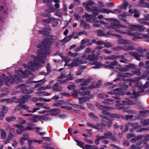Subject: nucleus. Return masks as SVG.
Instances as JSON below:
<instances>
[{"instance_id":"nucleus-17","label":"nucleus","mask_w":149,"mask_h":149,"mask_svg":"<svg viewBox=\"0 0 149 149\" xmlns=\"http://www.w3.org/2000/svg\"><path fill=\"white\" fill-rule=\"evenodd\" d=\"M8 132L9 133V134L8 135V140H11L15 136V133L12 129Z\"/></svg>"},{"instance_id":"nucleus-56","label":"nucleus","mask_w":149,"mask_h":149,"mask_svg":"<svg viewBox=\"0 0 149 149\" xmlns=\"http://www.w3.org/2000/svg\"><path fill=\"white\" fill-rule=\"evenodd\" d=\"M111 49L114 51H118L119 50L123 49V48L120 46H118L115 47H113L111 48Z\"/></svg>"},{"instance_id":"nucleus-36","label":"nucleus","mask_w":149,"mask_h":149,"mask_svg":"<svg viewBox=\"0 0 149 149\" xmlns=\"http://www.w3.org/2000/svg\"><path fill=\"white\" fill-rule=\"evenodd\" d=\"M131 54L132 56H134L136 60L139 61L141 60V59L140 58V56L136 52H133L131 53Z\"/></svg>"},{"instance_id":"nucleus-40","label":"nucleus","mask_w":149,"mask_h":149,"mask_svg":"<svg viewBox=\"0 0 149 149\" xmlns=\"http://www.w3.org/2000/svg\"><path fill=\"white\" fill-rule=\"evenodd\" d=\"M112 135V133L109 131H107L106 133L104 134L106 138H110L111 135Z\"/></svg>"},{"instance_id":"nucleus-19","label":"nucleus","mask_w":149,"mask_h":149,"mask_svg":"<svg viewBox=\"0 0 149 149\" xmlns=\"http://www.w3.org/2000/svg\"><path fill=\"white\" fill-rule=\"evenodd\" d=\"M50 112V114L52 116H55L57 114H59L60 112V111L58 109H53L49 111Z\"/></svg>"},{"instance_id":"nucleus-34","label":"nucleus","mask_w":149,"mask_h":149,"mask_svg":"<svg viewBox=\"0 0 149 149\" xmlns=\"http://www.w3.org/2000/svg\"><path fill=\"white\" fill-rule=\"evenodd\" d=\"M143 138L142 141L143 142H146L149 140V134L143 135Z\"/></svg>"},{"instance_id":"nucleus-9","label":"nucleus","mask_w":149,"mask_h":149,"mask_svg":"<svg viewBox=\"0 0 149 149\" xmlns=\"http://www.w3.org/2000/svg\"><path fill=\"white\" fill-rule=\"evenodd\" d=\"M118 62L116 60L110 63L109 61H107L105 63V66L110 69H113L114 67L118 65Z\"/></svg>"},{"instance_id":"nucleus-53","label":"nucleus","mask_w":149,"mask_h":149,"mask_svg":"<svg viewBox=\"0 0 149 149\" xmlns=\"http://www.w3.org/2000/svg\"><path fill=\"white\" fill-rule=\"evenodd\" d=\"M68 54L69 56H72L73 57H74L77 55V53H72L70 51H69L68 52Z\"/></svg>"},{"instance_id":"nucleus-48","label":"nucleus","mask_w":149,"mask_h":149,"mask_svg":"<svg viewBox=\"0 0 149 149\" xmlns=\"http://www.w3.org/2000/svg\"><path fill=\"white\" fill-rule=\"evenodd\" d=\"M90 93V92L89 91H83L81 92L80 94L82 96L88 95L89 96V95H91Z\"/></svg>"},{"instance_id":"nucleus-43","label":"nucleus","mask_w":149,"mask_h":149,"mask_svg":"<svg viewBox=\"0 0 149 149\" xmlns=\"http://www.w3.org/2000/svg\"><path fill=\"white\" fill-rule=\"evenodd\" d=\"M121 86V88L124 91L127 90V88L129 87V86L126 85L125 83H122Z\"/></svg>"},{"instance_id":"nucleus-39","label":"nucleus","mask_w":149,"mask_h":149,"mask_svg":"<svg viewBox=\"0 0 149 149\" xmlns=\"http://www.w3.org/2000/svg\"><path fill=\"white\" fill-rule=\"evenodd\" d=\"M17 106L18 107L20 108L23 109H26V110L29 109V107H27L26 105H22L21 104H19Z\"/></svg>"},{"instance_id":"nucleus-45","label":"nucleus","mask_w":149,"mask_h":149,"mask_svg":"<svg viewBox=\"0 0 149 149\" xmlns=\"http://www.w3.org/2000/svg\"><path fill=\"white\" fill-rule=\"evenodd\" d=\"M16 120V118L14 116H10L7 118L6 120L8 122L14 121Z\"/></svg>"},{"instance_id":"nucleus-12","label":"nucleus","mask_w":149,"mask_h":149,"mask_svg":"<svg viewBox=\"0 0 149 149\" xmlns=\"http://www.w3.org/2000/svg\"><path fill=\"white\" fill-rule=\"evenodd\" d=\"M100 124L101 125V126L100 127V130H101L102 129V126L104 127H108V128H109L111 126L112 122V121H109L107 122L106 120L102 119L101 121V123Z\"/></svg>"},{"instance_id":"nucleus-46","label":"nucleus","mask_w":149,"mask_h":149,"mask_svg":"<svg viewBox=\"0 0 149 149\" xmlns=\"http://www.w3.org/2000/svg\"><path fill=\"white\" fill-rule=\"evenodd\" d=\"M93 2L91 0H88L87 2H84L83 3V5H91L94 4Z\"/></svg>"},{"instance_id":"nucleus-7","label":"nucleus","mask_w":149,"mask_h":149,"mask_svg":"<svg viewBox=\"0 0 149 149\" xmlns=\"http://www.w3.org/2000/svg\"><path fill=\"white\" fill-rule=\"evenodd\" d=\"M23 115L25 116L32 117L31 118H29L28 120L33 123L37 122L38 121L37 118L38 117V116L37 115H33L32 114H23Z\"/></svg>"},{"instance_id":"nucleus-49","label":"nucleus","mask_w":149,"mask_h":149,"mask_svg":"<svg viewBox=\"0 0 149 149\" xmlns=\"http://www.w3.org/2000/svg\"><path fill=\"white\" fill-rule=\"evenodd\" d=\"M38 93L39 94H41L42 93H43L44 94L42 95L44 96H49L51 95V94L50 93H49L48 92H46L45 91H39L38 92Z\"/></svg>"},{"instance_id":"nucleus-23","label":"nucleus","mask_w":149,"mask_h":149,"mask_svg":"<svg viewBox=\"0 0 149 149\" xmlns=\"http://www.w3.org/2000/svg\"><path fill=\"white\" fill-rule=\"evenodd\" d=\"M88 116L92 120L96 121H98L99 120V118L93 113H89Z\"/></svg>"},{"instance_id":"nucleus-1","label":"nucleus","mask_w":149,"mask_h":149,"mask_svg":"<svg viewBox=\"0 0 149 149\" xmlns=\"http://www.w3.org/2000/svg\"><path fill=\"white\" fill-rule=\"evenodd\" d=\"M53 37L52 36H49V37L50 38L47 37L44 39L43 41L37 46L38 48L40 49L38 50L37 60L31 61L29 63L30 66L29 68L30 70L34 71L38 68L40 64L38 62L42 63H45V60L46 56L50 54V50L49 48L54 41L53 38H51Z\"/></svg>"},{"instance_id":"nucleus-37","label":"nucleus","mask_w":149,"mask_h":149,"mask_svg":"<svg viewBox=\"0 0 149 149\" xmlns=\"http://www.w3.org/2000/svg\"><path fill=\"white\" fill-rule=\"evenodd\" d=\"M149 113V110H146L145 111H139V115L140 116H143L145 114Z\"/></svg>"},{"instance_id":"nucleus-33","label":"nucleus","mask_w":149,"mask_h":149,"mask_svg":"<svg viewBox=\"0 0 149 149\" xmlns=\"http://www.w3.org/2000/svg\"><path fill=\"white\" fill-rule=\"evenodd\" d=\"M132 95L131 96V98H135L140 96L138 92L136 93L134 90L132 93Z\"/></svg>"},{"instance_id":"nucleus-26","label":"nucleus","mask_w":149,"mask_h":149,"mask_svg":"<svg viewBox=\"0 0 149 149\" xmlns=\"http://www.w3.org/2000/svg\"><path fill=\"white\" fill-rule=\"evenodd\" d=\"M109 117L111 118H114L117 119L123 118V116L121 115H118L116 114L110 113Z\"/></svg>"},{"instance_id":"nucleus-28","label":"nucleus","mask_w":149,"mask_h":149,"mask_svg":"<svg viewBox=\"0 0 149 149\" xmlns=\"http://www.w3.org/2000/svg\"><path fill=\"white\" fill-rule=\"evenodd\" d=\"M55 19L52 17H48V19H44L42 20V22L45 23H50L52 21H54Z\"/></svg>"},{"instance_id":"nucleus-18","label":"nucleus","mask_w":149,"mask_h":149,"mask_svg":"<svg viewBox=\"0 0 149 149\" xmlns=\"http://www.w3.org/2000/svg\"><path fill=\"white\" fill-rule=\"evenodd\" d=\"M86 124L87 126L92 128H95L97 130L100 129V127L101 126V125L100 123H97L95 125L90 123H87Z\"/></svg>"},{"instance_id":"nucleus-61","label":"nucleus","mask_w":149,"mask_h":149,"mask_svg":"<svg viewBox=\"0 0 149 149\" xmlns=\"http://www.w3.org/2000/svg\"><path fill=\"white\" fill-rule=\"evenodd\" d=\"M118 70L120 72H126L128 70V68H127L125 65V67L119 69Z\"/></svg>"},{"instance_id":"nucleus-20","label":"nucleus","mask_w":149,"mask_h":149,"mask_svg":"<svg viewBox=\"0 0 149 149\" xmlns=\"http://www.w3.org/2000/svg\"><path fill=\"white\" fill-rule=\"evenodd\" d=\"M129 12L132 14H134V16L135 17H139L140 16V13L136 10L130 8L129 9Z\"/></svg>"},{"instance_id":"nucleus-52","label":"nucleus","mask_w":149,"mask_h":149,"mask_svg":"<svg viewBox=\"0 0 149 149\" xmlns=\"http://www.w3.org/2000/svg\"><path fill=\"white\" fill-rule=\"evenodd\" d=\"M126 67H127V68H128V70L129 69H133L135 67V66L134 64L130 63L128 65H126Z\"/></svg>"},{"instance_id":"nucleus-35","label":"nucleus","mask_w":149,"mask_h":149,"mask_svg":"<svg viewBox=\"0 0 149 149\" xmlns=\"http://www.w3.org/2000/svg\"><path fill=\"white\" fill-rule=\"evenodd\" d=\"M85 17L86 18V21H90L91 19L92 18V15H89L88 14H85Z\"/></svg>"},{"instance_id":"nucleus-62","label":"nucleus","mask_w":149,"mask_h":149,"mask_svg":"<svg viewBox=\"0 0 149 149\" xmlns=\"http://www.w3.org/2000/svg\"><path fill=\"white\" fill-rule=\"evenodd\" d=\"M134 73L138 76H139L140 74V71L139 69H136L134 71Z\"/></svg>"},{"instance_id":"nucleus-32","label":"nucleus","mask_w":149,"mask_h":149,"mask_svg":"<svg viewBox=\"0 0 149 149\" xmlns=\"http://www.w3.org/2000/svg\"><path fill=\"white\" fill-rule=\"evenodd\" d=\"M93 64L95 65V66L93 67L94 68H99L100 66H102L103 65L102 64L100 63L99 62L95 61L93 62Z\"/></svg>"},{"instance_id":"nucleus-29","label":"nucleus","mask_w":149,"mask_h":149,"mask_svg":"<svg viewBox=\"0 0 149 149\" xmlns=\"http://www.w3.org/2000/svg\"><path fill=\"white\" fill-rule=\"evenodd\" d=\"M36 105L40 107H43L47 109H50V107L47 106V105L45 103H36Z\"/></svg>"},{"instance_id":"nucleus-30","label":"nucleus","mask_w":149,"mask_h":149,"mask_svg":"<svg viewBox=\"0 0 149 149\" xmlns=\"http://www.w3.org/2000/svg\"><path fill=\"white\" fill-rule=\"evenodd\" d=\"M90 81V79H88L85 80L82 83H81L79 86V87L83 86H86L88 84V83Z\"/></svg>"},{"instance_id":"nucleus-51","label":"nucleus","mask_w":149,"mask_h":149,"mask_svg":"<svg viewBox=\"0 0 149 149\" xmlns=\"http://www.w3.org/2000/svg\"><path fill=\"white\" fill-rule=\"evenodd\" d=\"M56 10V9L54 8V7H53L51 8L46 9V11L47 12V13H49L50 12L55 11Z\"/></svg>"},{"instance_id":"nucleus-42","label":"nucleus","mask_w":149,"mask_h":149,"mask_svg":"<svg viewBox=\"0 0 149 149\" xmlns=\"http://www.w3.org/2000/svg\"><path fill=\"white\" fill-rule=\"evenodd\" d=\"M102 11L104 13H106L107 14H109V13H114V12L111 10H109L107 9L102 8L101 9Z\"/></svg>"},{"instance_id":"nucleus-8","label":"nucleus","mask_w":149,"mask_h":149,"mask_svg":"<svg viewBox=\"0 0 149 149\" xmlns=\"http://www.w3.org/2000/svg\"><path fill=\"white\" fill-rule=\"evenodd\" d=\"M93 97V95L91 94L89 95V96H88V97H79L78 99L79 104H83L86 102L88 101L90 99L92 98Z\"/></svg>"},{"instance_id":"nucleus-47","label":"nucleus","mask_w":149,"mask_h":149,"mask_svg":"<svg viewBox=\"0 0 149 149\" xmlns=\"http://www.w3.org/2000/svg\"><path fill=\"white\" fill-rule=\"evenodd\" d=\"M8 110V107L5 106H3L1 109V111L3 113L6 114Z\"/></svg>"},{"instance_id":"nucleus-31","label":"nucleus","mask_w":149,"mask_h":149,"mask_svg":"<svg viewBox=\"0 0 149 149\" xmlns=\"http://www.w3.org/2000/svg\"><path fill=\"white\" fill-rule=\"evenodd\" d=\"M137 33L135 32L134 33H132L131 31H129L128 32V34L130 36H132L135 38H140V37L137 36Z\"/></svg>"},{"instance_id":"nucleus-11","label":"nucleus","mask_w":149,"mask_h":149,"mask_svg":"<svg viewBox=\"0 0 149 149\" xmlns=\"http://www.w3.org/2000/svg\"><path fill=\"white\" fill-rule=\"evenodd\" d=\"M15 127L17 128L16 132L18 134H19L25 131V128L22 125L18 124H15Z\"/></svg>"},{"instance_id":"nucleus-16","label":"nucleus","mask_w":149,"mask_h":149,"mask_svg":"<svg viewBox=\"0 0 149 149\" xmlns=\"http://www.w3.org/2000/svg\"><path fill=\"white\" fill-rule=\"evenodd\" d=\"M118 42L119 44L121 45H130L131 43L130 41L122 38H119L118 40Z\"/></svg>"},{"instance_id":"nucleus-59","label":"nucleus","mask_w":149,"mask_h":149,"mask_svg":"<svg viewBox=\"0 0 149 149\" xmlns=\"http://www.w3.org/2000/svg\"><path fill=\"white\" fill-rule=\"evenodd\" d=\"M128 3L127 1H124L123 4L122 8L123 9H125L128 6Z\"/></svg>"},{"instance_id":"nucleus-3","label":"nucleus","mask_w":149,"mask_h":149,"mask_svg":"<svg viewBox=\"0 0 149 149\" xmlns=\"http://www.w3.org/2000/svg\"><path fill=\"white\" fill-rule=\"evenodd\" d=\"M16 78L14 77H11V78L7 77L4 74H2V78L3 82H5L7 85H8L9 83L13 84L15 82L14 78Z\"/></svg>"},{"instance_id":"nucleus-13","label":"nucleus","mask_w":149,"mask_h":149,"mask_svg":"<svg viewBox=\"0 0 149 149\" xmlns=\"http://www.w3.org/2000/svg\"><path fill=\"white\" fill-rule=\"evenodd\" d=\"M72 63L75 67L79 65H82L84 63H86L87 62L86 61H83L80 60L79 58H75L72 61Z\"/></svg>"},{"instance_id":"nucleus-63","label":"nucleus","mask_w":149,"mask_h":149,"mask_svg":"<svg viewBox=\"0 0 149 149\" xmlns=\"http://www.w3.org/2000/svg\"><path fill=\"white\" fill-rule=\"evenodd\" d=\"M77 145L80 147L83 148L84 144L81 141H77Z\"/></svg>"},{"instance_id":"nucleus-50","label":"nucleus","mask_w":149,"mask_h":149,"mask_svg":"<svg viewBox=\"0 0 149 149\" xmlns=\"http://www.w3.org/2000/svg\"><path fill=\"white\" fill-rule=\"evenodd\" d=\"M96 32L97 33V35L99 36H102L104 35L103 31L101 30H96Z\"/></svg>"},{"instance_id":"nucleus-5","label":"nucleus","mask_w":149,"mask_h":149,"mask_svg":"<svg viewBox=\"0 0 149 149\" xmlns=\"http://www.w3.org/2000/svg\"><path fill=\"white\" fill-rule=\"evenodd\" d=\"M110 20L111 21L115 22V23H111V27L113 29L117 30L116 29H119L120 27L124 28V26L120 24L117 19L111 18Z\"/></svg>"},{"instance_id":"nucleus-44","label":"nucleus","mask_w":149,"mask_h":149,"mask_svg":"<svg viewBox=\"0 0 149 149\" xmlns=\"http://www.w3.org/2000/svg\"><path fill=\"white\" fill-rule=\"evenodd\" d=\"M1 138L4 139H5L6 136V133L2 129H1Z\"/></svg>"},{"instance_id":"nucleus-14","label":"nucleus","mask_w":149,"mask_h":149,"mask_svg":"<svg viewBox=\"0 0 149 149\" xmlns=\"http://www.w3.org/2000/svg\"><path fill=\"white\" fill-rule=\"evenodd\" d=\"M45 78H44L43 79L41 80L38 81H32L30 79H29L26 81V84H33V83L40 82L39 84H38L36 85L37 87H38L40 84H42L45 82H46V81L45 80Z\"/></svg>"},{"instance_id":"nucleus-22","label":"nucleus","mask_w":149,"mask_h":149,"mask_svg":"<svg viewBox=\"0 0 149 149\" xmlns=\"http://www.w3.org/2000/svg\"><path fill=\"white\" fill-rule=\"evenodd\" d=\"M122 102L123 104L122 105L123 106L125 105H134L135 104L134 102L131 100H123Z\"/></svg>"},{"instance_id":"nucleus-57","label":"nucleus","mask_w":149,"mask_h":149,"mask_svg":"<svg viewBox=\"0 0 149 149\" xmlns=\"http://www.w3.org/2000/svg\"><path fill=\"white\" fill-rule=\"evenodd\" d=\"M135 29L140 31L143 30V26L141 25H136Z\"/></svg>"},{"instance_id":"nucleus-64","label":"nucleus","mask_w":149,"mask_h":149,"mask_svg":"<svg viewBox=\"0 0 149 149\" xmlns=\"http://www.w3.org/2000/svg\"><path fill=\"white\" fill-rule=\"evenodd\" d=\"M67 77H68L66 79L67 80H67H72L73 79V77H72V74L70 73H69V74H68V75Z\"/></svg>"},{"instance_id":"nucleus-24","label":"nucleus","mask_w":149,"mask_h":149,"mask_svg":"<svg viewBox=\"0 0 149 149\" xmlns=\"http://www.w3.org/2000/svg\"><path fill=\"white\" fill-rule=\"evenodd\" d=\"M81 22V25H83V28L86 29H89L91 28L90 25L84 22V21L82 19L80 20Z\"/></svg>"},{"instance_id":"nucleus-4","label":"nucleus","mask_w":149,"mask_h":149,"mask_svg":"<svg viewBox=\"0 0 149 149\" xmlns=\"http://www.w3.org/2000/svg\"><path fill=\"white\" fill-rule=\"evenodd\" d=\"M95 105L97 107H98L99 109H100L102 110V113L104 114H107L108 115L109 117V114L110 113L105 110V109H106L108 110H110L111 109V107L109 106H103L101 105L100 104L98 103H96L95 104Z\"/></svg>"},{"instance_id":"nucleus-2","label":"nucleus","mask_w":149,"mask_h":149,"mask_svg":"<svg viewBox=\"0 0 149 149\" xmlns=\"http://www.w3.org/2000/svg\"><path fill=\"white\" fill-rule=\"evenodd\" d=\"M107 94L111 95V96H110L111 98L105 99L104 101L102 102V103L109 104L111 103L110 102L115 101V100H118L116 101L117 104L116 109L120 110L123 108V107L120 106V105H122L123 104L121 103V101L120 100V95H123L124 93L123 92L121 91L120 89L119 88L115 89L113 91L108 92Z\"/></svg>"},{"instance_id":"nucleus-6","label":"nucleus","mask_w":149,"mask_h":149,"mask_svg":"<svg viewBox=\"0 0 149 149\" xmlns=\"http://www.w3.org/2000/svg\"><path fill=\"white\" fill-rule=\"evenodd\" d=\"M25 84H22L18 86V87L20 88V92L24 94H31L33 92L32 90H29L26 88Z\"/></svg>"},{"instance_id":"nucleus-25","label":"nucleus","mask_w":149,"mask_h":149,"mask_svg":"<svg viewBox=\"0 0 149 149\" xmlns=\"http://www.w3.org/2000/svg\"><path fill=\"white\" fill-rule=\"evenodd\" d=\"M38 117L37 118V119H40L45 121H47L51 119V118L47 117V115H44L42 116L38 115Z\"/></svg>"},{"instance_id":"nucleus-60","label":"nucleus","mask_w":149,"mask_h":149,"mask_svg":"<svg viewBox=\"0 0 149 149\" xmlns=\"http://www.w3.org/2000/svg\"><path fill=\"white\" fill-rule=\"evenodd\" d=\"M21 72L23 74H24L25 76V77H28L29 74V73L30 72L28 70H25V71L24 72L23 70H22Z\"/></svg>"},{"instance_id":"nucleus-54","label":"nucleus","mask_w":149,"mask_h":149,"mask_svg":"<svg viewBox=\"0 0 149 149\" xmlns=\"http://www.w3.org/2000/svg\"><path fill=\"white\" fill-rule=\"evenodd\" d=\"M117 56L115 55H111L110 56H107V59L109 60H115L117 58Z\"/></svg>"},{"instance_id":"nucleus-55","label":"nucleus","mask_w":149,"mask_h":149,"mask_svg":"<svg viewBox=\"0 0 149 149\" xmlns=\"http://www.w3.org/2000/svg\"><path fill=\"white\" fill-rule=\"evenodd\" d=\"M141 124L144 126L148 125H149V119L142 121L141 122Z\"/></svg>"},{"instance_id":"nucleus-41","label":"nucleus","mask_w":149,"mask_h":149,"mask_svg":"<svg viewBox=\"0 0 149 149\" xmlns=\"http://www.w3.org/2000/svg\"><path fill=\"white\" fill-rule=\"evenodd\" d=\"M109 96L107 95L103 94H99L97 95V97L99 98H103L104 97H108Z\"/></svg>"},{"instance_id":"nucleus-27","label":"nucleus","mask_w":149,"mask_h":149,"mask_svg":"<svg viewBox=\"0 0 149 149\" xmlns=\"http://www.w3.org/2000/svg\"><path fill=\"white\" fill-rule=\"evenodd\" d=\"M50 28H45L42 30L39 31V33L44 35H47L49 34L48 31L49 30Z\"/></svg>"},{"instance_id":"nucleus-58","label":"nucleus","mask_w":149,"mask_h":149,"mask_svg":"<svg viewBox=\"0 0 149 149\" xmlns=\"http://www.w3.org/2000/svg\"><path fill=\"white\" fill-rule=\"evenodd\" d=\"M61 108H63L65 109L68 110H70L72 109V108L69 106H62L61 107Z\"/></svg>"},{"instance_id":"nucleus-15","label":"nucleus","mask_w":149,"mask_h":149,"mask_svg":"<svg viewBox=\"0 0 149 149\" xmlns=\"http://www.w3.org/2000/svg\"><path fill=\"white\" fill-rule=\"evenodd\" d=\"M142 141H140L136 142V146L135 145H132L131 146V147L129 149H140L141 148V145L142 144Z\"/></svg>"},{"instance_id":"nucleus-10","label":"nucleus","mask_w":149,"mask_h":149,"mask_svg":"<svg viewBox=\"0 0 149 149\" xmlns=\"http://www.w3.org/2000/svg\"><path fill=\"white\" fill-rule=\"evenodd\" d=\"M59 84L58 83H56L54 84L52 87V90L55 92H61L62 91V87L59 86Z\"/></svg>"},{"instance_id":"nucleus-21","label":"nucleus","mask_w":149,"mask_h":149,"mask_svg":"<svg viewBox=\"0 0 149 149\" xmlns=\"http://www.w3.org/2000/svg\"><path fill=\"white\" fill-rule=\"evenodd\" d=\"M97 56L94 54L89 55L87 56L86 58V60H88L89 61H94L95 60H97Z\"/></svg>"},{"instance_id":"nucleus-38","label":"nucleus","mask_w":149,"mask_h":149,"mask_svg":"<svg viewBox=\"0 0 149 149\" xmlns=\"http://www.w3.org/2000/svg\"><path fill=\"white\" fill-rule=\"evenodd\" d=\"M66 73V71H65L62 72L60 76L58 77V79H61L65 77L67 75Z\"/></svg>"}]
</instances>
